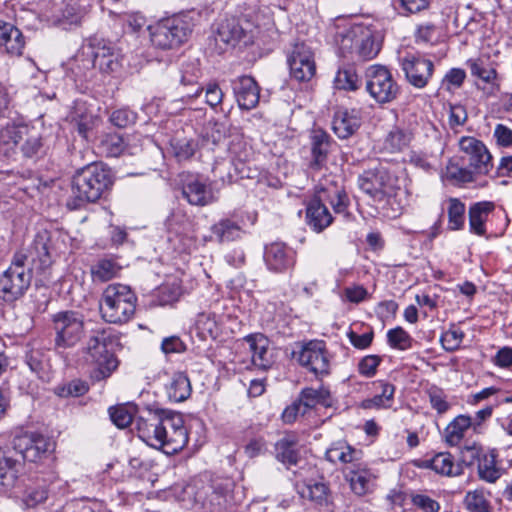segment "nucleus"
Segmentation results:
<instances>
[{"label": "nucleus", "mask_w": 512, "mask_h": 512, "mask_svg": "<svg viewBox=\"0 0 512 512\" xmlns=\"http://www.w3.org/2000/svg\"><path fill=\"white\" fill-rule=\"evenodd\" d=\"M138 437L147 445L173 455L188 442V433L180 415L165 410H148L136 418Z\"/></svg>", "instance_id": "obj_1"}, {"label": "nucleus", "mask_w": 512, "mask_h": 512, "mask_svg": "<svg viewBox=\"0 0 512 512\" xmlns=\"http://www.w3.org/2000/svg\"><path fill=\"white\" fill-rule=\"evenodd\" d=\"M112 185L110 170L101 163H93L78 170L72 179L70 210H77L86 203L95 202Z\"/></svg>", "instance_id": "obj_2"}, {"label": "nucleus", "mask_w": 512, "mask_h": 512, "mask_svg": "<svg viewBox=\"0 0 512 512\" xmlns=\"http://www.w3.org/2000/svg\"><path fill=\"white\" fill-rule=\"evenodd\" d=\"M117 342L118 337L111 329L92 331L85 347V360L94 367L91 372L94 380H104L117 369L118 360L110 351V347Z\"/></svg>", "instance_id": "obj_3"}, {"label": "nucleus", "mask_w": 512, "mask_h": 512, "mask_svg": "<svg viewBox=\"0 0 512 512\" xmlns=\"http://www.w3.org/2000/svg\"><path fill=\"white\" fill-rule=\"evenodd\" d=\"M326 203H329L336 213L344 212L349 199L343 188L336 185L321 187L306 207V223L315 232L320 233L333 222Z\"/></svg>", "instance_id": "obj_4"}, {"label": "nucleus", "mask_w": 512, "mask_h": 512, "mask_svg": "<svg viewBox=\"0 0 512 512\" xmlns=\"http://www.w3.org/2000/svg\"><path fill=\"white\" fill-rule=\"evenodd\" d=\"M136 301L130 287L123 284L108 285L100 300L101 316L109 323H127L135 313Z\"/></svg>", "instance_id": "obj_5"}, {"label": "nucleus", "mask_w": 512, "mask_h": 512, "mask_svg": "<svg viewBox=\"0 0 512 512\" xmlns=\"http://www.w3.org/2000/svg\"><path fill=\"white\" fill-rule=\"evenodd\" d=\"M192 27L191 21L186 18H167L149 26L150 41L158 49H175L187 41Z\"/></svg>", "instance_id": "obj_6"}, {"label": "nucleus", "mask_w": 512, "mask_h": 512, "mask_svg": "<svg viewBox=\"0 0 512 512\" xmlns=\"http://www.w3.org/2000/svg\"><path fill=\"white\" fill-rule=\"evenodd\" d=\"M52 329L56 350L73 348L85 336L84 316L73 310L60 311L52 316Z\"/></svg>", "instance_id": "obj_7"}, {"label": "nucleus", "mask_w": 512, "mask_h": 512, "mask_svg": "<svg viewBox=\"0 0 512 512\" xmlns=\"http://www.w3.org/2000/svg\"><path fill=\"white\" fill-rule=\"evenodd\" d=\"M337 43L343 54L355 53L363 60L377 56L380 44L368 28L361 25L353 26L337 36Z\"/></svg>", "instance_id": "obj_8"}, {"label": "nucleus", "mask_w": 512, "mask_h": 512, "mask_svg": "<svg viewBox=\"0 0 512 512\" xmlns=\"http://www.w3.org/2000/svg\"><path fill=\"white\" fill-rule=\"evenodd\" d=\"M360 189L374 201L382 202L395 194L398 179L385 166L364 171L358 178Z\"/></svg>", "instance_id": "obj_9"}, {"label": "nucleus", "mask_w": 512, "mask_h": 512, "mask_svg": "<svg viewBox=\"0 0 512 512\" xmlns=\"http://www.w3.org/2000/svg\"><path fill=\"white\" fill-rule=\"evenodd\" d=\"M366 90L378 103H390L399 94V86L390 71L381 65H371L366 69Z\"/></svg>", "instance_id": "obj_10"}, {"label": "nucleus", "mask_w": 512, "mask_h": 512, "mask_svg": "<svg viewBox=\"0 0 512 512\" xmlns=\"http://www.w3.org/2000/svg\"><path fill=\"white\" fill-rule=\"evenodd\" d=\"M292 354L300 365L306 367L315 375L329 373V359L324 342L310 341L300 345L299 351H293Z\"/></svg>", "instance_id": "obj_11"}, {"label": "nucleus", "mask_w": 512, "mask_h": 512, "mask_svg": "<svg viewBox=\"0 0 512 512\" xmlns=\"http://www.w3.org/2000/svg\"><path fill=\"white\" fill-rule=\"evenodd\" d=\"M53 443L40 434H25L13 440V452L22 460L29 462L40 461L52 449Z\"/></svg>", "instance_id": "obj_12"}, {"label": "nucleus", "mask_w": 512, "mask_h": 512, "mask_svg": "<svg viewBox=\"0 0 512 512\" xmlns=\"http://www.w3.org/2000/svg\"><path fill=\"white\" fill-rule=\"evenodd\" d=\"M407 81L415 88H424L434 72V63L420 54H407L400 59Z\"/></svg>", "instance_id": "obj_13"}, {"label": "nucleus", "mask_w": 512, "mask_h": 512, "mask_svg": "<svg viewBox=\"0 0 512 512\" xmlns=\"http://www.w3.org/2000/svg\"><path fill=\"white\" fill-rule=\"evenodd\" d=\"M290 75L299 82L312 79L316 72L314 54L305 43H295L287 59Z\"/></svg>", "instance_id": "obj_14"}, {"label": "nucleus", "mask_w": 512, "mask_h": 512, "mask_svg": "<svg viewBox=\"0 0 512 512\" xmlns=\"http://www.w3.org/2000/svg\"><path fill=\"white\" fill-rule=\"evenodd\" d=\"M31 270L7 269L0 275V299L12 303L21 298L31 284Z\"/></svg>", "instance_id": "obj_15"}, {"label": "nucleus", "mask_w": 512, "mask_h": 512, "mask_svg": "<svg viewBox=\"0 0 512 512\" xmlns=\"http://www.w3.org/2000/svg\"><path fill=\"white\" fill-rule=\"evenodd\" d=\"M459 146L474 172L484 175L489 173L493 167L492 155L481 140L464 136L460 139Z\"/></svg>", "instance_id": "obj_16"}, {"label": "nucleus", "mask_w": 512, "mask_h": 512, "mask_svg": "<svg viewBox=\"0 0 512 512\" xmlns=\"http://www.w3.org/2000/svg\"><path fill=\"white\" fill-rule=\"evenodd\" d=\"M89 48L94 68L107 74L120 68V55L111 42L95 37L90 40Z\"/></svg>", "instance_id": "obj_17"}, {"label": "nucleus", "mask_w": 512, "mask_h": 512, "mask_svg": "<svg viewBox=\"0 0 512 512\" xmlns=\"http://www.w3.org/2000/svg\"><path fill=\"white\" fill-rule=\"evenodd\" d=\"M344 474L355 495L364 496L373 491L376 475L367 465L360 462L349 465L345 468Z\"/></svg>", "instance_id": "obj_18"}, {"label": "nucleus", "mask_w": 512, "mask_h": 512, "mask_svg": "<svg viewBox=\"0 0 512 512\" xmlns=\"http://www.w3.org/2000/svg\"><path fill=\"white\" fill-rule=\"evenodd\" d=\"M231 86L238 106L243 110H251L257 106L260 88L251 76H239L231 81Z\"/></svg>", "instance_id": "obj_19"}, {"label": "nucleus", "mask_w": 512, "mask_h": 512, "mask_svg": "<svg viewBox=\"0 0 512 512\" xmlns=\"http://www.w3.org/2000/svg\"><path fill=\"white\" fill-rule=\"evenodd\" d=\"M91 8L90 0H66L57 16V24L65 30L81 26Z\"/></svg>", "instance_id": "obj_20"}, {"label": "nucleus", "mask_w": 512, "mask_h": 512, "mask_svg": "<svg viewBox=\"0 0 512 512\" xmlns=\"http://www.w3.org/2000/svg\"><path fill=\"white\" fill-rule=\"evenodd\" d=\"M251 352L252 365L257 369L266 371L274 363L270 341L261 333L251 334L245 337Z\"/></svg>", "instance_id": "obj_21"}, {"label": "nucleus", "mask_w": 512, "mask_h": 512, "mask_svg": "<svg viewBox=\"0 0 512 512\" xmlns=\"http://www.w3.org/2000/svg\"><path fill=\"white\" fill-rule=\"evenodd\" d=\"M22 469V462L15 457L13 450L0 449V491L12 489Z\"/></svg>", "instance_id": "obj_22"}, {"label": "nucleus", "mask_w": 512, "mask_h": 512, "mask_svg": "<svg viewBox=\"0 0 512 512\" xmlns=\"http://www.w3.org/2000/svg\"><path fill=\"white\" fill-rule=\"evenodd\" d=\"M264 260L268 268L275 272H283L294 264L293 252L280 242L266 246Z\"/></svg>", "instance_id": "obj_23"}, {"label": "nucleus", "mask_w": 512, "mask_h": 512, "mask_svg": "<svg viewBox=\"0 0 512 512\" xmlns=\"http://www.w3.org/2000/svg\"><path fill=\"white\" fill-rule=\"evenodd\" d=\"M333 140L330 135L323 129H313L310 134V144L313 169H320L326 164L328 154L332 146Z\"/></svg>", "instance_id": "obj_24"}, {"label": "nucleus", "mask_w": 512, "mask_h": 512, "mask_svg": "<svg viewBox=\"0 0 512 512\" xmlns=\"http://www.w3.org/2000/svg\"><path fill=\"white\" fill-rule=\"evenodd\" d=\"M247 38L248 34L239 21L235 18H231L225 19L220 23L215 41L216 43L235 47L241 41L246 44L248 42Z\"/></svg>", "instance_id": "obj_25"}, {"label": "nucleus", "mask_w": 512, "mask_h": 512, "mask_svg": "<svg viewBox=\"0 0 512 512\" xmlns=\"http://www.w3.org/2000/svg\"><path fill=\"white\" fill-rule=\"evenodd\" d=\"M25 41L22 32L12 23L0 20V46L12 56H20L24 49Z\"/></svg>", "instance_id": "obj_26"}, {"label": "nucleus", "mask_w": 512, "mask_h": 512, "mask_svg": "<svg viewBox=\"0 0 512 512\" xmlns=\"http://www.w3.org/2000/svg\"><path fill=\"white\" fill-rule=\"evenodd\" d=\"M298 447L297 435L286 433L275 443V457L286 466L296 465L299 460Z\"/></svg>", "instance_id": "obj_27"}, {"label": "nucleus", "mask_w": 512, "mask_h": 512, "mask_svg": "<svg viewBox=\"0 0 512 512\" xmlns=\"http://www.w3.org/2000/svg\"><path fill=\"white\" fill-rule=\"evenodd\" d=\"M210 240L220 244L236 241L242 238V226L231 218H222L210 228Z\"/></svg>", "instance_id": "obj_28"}, {"label": "nucleus", "mask_w": 512, "mask_h": 512, "mask_svg": "<svg viewBox=\"0 0 512 512\" xmlns=\"http://www.w3.org/2000/svg\"><path fill=\"white\" fill-rule=\"evenodd\" d=\"M297 489L302 498L319 506H327L330 502V490L323 481L304 480L302 484L297 483Z\"/></svg>", "instance_id": "obj_29"}, {"label": "nucleus", "mask_w": 512, "mask_h": 512, "mask_svg": "<svg viewBox=\"0 0 512 512\" xmlns=\"http://www.w3.org/2000/svg\"><path fill=\"white\" fill-rule=\"evenodd\" d=\"M98 152L105 157H118L125 151L134 154L125 143L123 137L117 133H104L99 136L97 144Z\"/></svg>", "instance_id": "obj_30"}, {"label": "nucleus", "mask_w": 512, "mask_h": 512, "mask_svg": "<svg viewBox=\"0 0 512 512\" xmlns=\"http://www.w3.org/2000/svg\"><path fill=\"white\" fill-rule=\"evenodd\" d=\"M494 207L493 202L483 201L475 203L469 208V228L472 233L479 236L486 233L485 223Z\"/></svg>", "instance_id": "obj_31"}, {"label": "nucleus", "mask_w": 512, "mask_h": 512, "mask_svg": "<svg viewBox=\"0 0 512 512\" xmlns=\"http://www.w3.org/2000/svg\"><path fill=\"white\" fill-rule=\"evenodd\" d=\"M360 127V119L352 112L339 110L335 113L332 128L334 133L341 139L352 136Z\"/></svg>", "instance_id": "obj_32"}, {"label": "nucleus", "mask_w": 512, "mask_h": 512, "mask_svg": "<svg viewBox=\"0 0 512 512\" xmlns=\"http://www.w3.org/2000/svg\"><path fill=\"white\" fill-rule=\"evenodd\" d=\"M182 195L192 205L205 206L213 201L211 190L197 179L183 186Z\"/></svg>", "instance_id": "obj_33"}, {"label": "nucleus", "mask_w": 512, "mask_h": 512, "mask_svg": "<svg viewBox=\"0 0 512 512\" xmlns=\"http://www.w3.org/2000/svg\"><path fill=\"white\" fill-rule=\"evenodd\" d=\"M192 388L188 376L183 372H176L167 384V394L174 402H183L191 395Z\"/></svg>", "instance_id": "obj_34"}, {"label": "nucleus", "mask_w": 512, "mask_h": 512, "mask_svg": "<svg viewBox=\"0 0 512 512\" xmlns=\"http://www.w3.org/2000/svg\"><path fill=\"white\" fill-rule=\"evenodd\" d=\"M467 66L472 76L490 85L491 92L499 90V84L497 83L498 73L495 68L479 58L468 60Z\"/></svg>", "instance_id": "obj_35"}, {"label": "nucleus", "mask_w": 512, "mask_h": 512, "mask_svg": "<svg viewBox=\"0 0 512 512\" xmlns=\"http://www.w3.org/2000/svg\"><path fill=\"white\" fill-rule=\"evenodd\" d=\"M360 451H357L345 442L334 443L327 451L326 457L330 462H341L344 464L352 465L357 464L359 460Z\"/></svg>", "instance_id": "obj_36"}, {"label": "nucleus", "mask_w": 512, "mask_h": 512, "mask_svg": "<svg viewBox=\"0 0 512 512\" xmlns=\"http://www.w3.org/2000/svg\"><path fill=\"white\" fill-rule=\"evenodd\" d=\"M25 134V125H8L0 131V150L10 156L15 147L22 142V135Z\"/></svg>", "instance_id": "obj_37"}, {"label": "nucleus", "mask_w": 512, "mask_h": 512, "mask_svg": "<svg viewBox=\"0 0 512 512\" xmlns=\"http://www.w3.org/2000/svg\"><path fill=\"white\" fill-rule=\"evenodd\" d=\"M413 139V133L408 128L394 127L386 136L384 148L391 152H400L407 148Z\"/></svg>", "instance_id": "obj_38"}, {"label": "nucleus", "mask_w": 512, "mask_h": 512, "mask_svg": "<svg viewBox=\"0 0 512 512\" xmlns=\"http://www.w3.org/2000/svg\"><path fill=\"white\" fill-rule=\"evenodd\" d=\"M121 266L111 258H103L98 260L91 267V275L93 282H107L118 276Z\"/></svg>", "instance_id": "obj_39"}, {"label": "nucleus", "mask_w": 512, "mask_h": 512, "mask_svg": "<svg viewBox=\"0 0 512 512\" xmlns=\"http://www.w3.org/2000/svg\"><path fill=\"white\" fill-rule=\"evenodd\" d=\"M496 458L494 450L484 452L478 463V475L481 480L494 483L500 478L501 470L497 467Z\"/></svg>", "instance_id": "obj_40"}, {"label": "nucleus", "mask_w": 512, "mask_h": 512, "mask_svg": "<svg viewBox=\"0 0 512 512\" xmlns=\"http://www.w3.org/2000/svg\"><path fill=\"white\" fill-rule=\"evenodd\" d=\"M299 400L304 406L302 411L303 415L308 409L315 407L317 404L328 406L330 401V392L322 386L317 389L304 388L300 393Z\"/></svg>", "instance_id": "obj_41"}, {"label": "nucleus", "mask_w": 512, "mask_h": 512, "mask_svg": "<svg viewBox=\"0 0 512 512\" xmlns=\"http://www.w3.org/2000/svg\"><path fill=\"white\" fill-rule=\"evenodd\" d=\"M25 132L22 135V142L19 147L25 157H33L39 153L43 146L42 136L36 128L28 125H25Z\"/></svg>", "instance_id": "obj_42"}, {"label": "nucleus", "mask_w": 512, "mask_h": 512, "mask_svg": "<svg viewBox=\"0 0 512 512\" xmlns=\"http://www.w3.org/2000/svg\"><path fill=\"white\" fill-rule=\"evenodd\" d=\"M432 470L445 476H457L462 473L461 467L454 463L453 456L448 452H441L432 458Z\"/></svg>", "instance_id": "obj_43"}, {"label": "nucleus", "mask_w": 512, "mask_h": 512, "mask_svg": "<svg viewBox=\"0 0 512 512\" xmlns=\"http://www.w3.org/2000/svg\"><path fill=\"white\" fill-rule=\"evenodd\" d=\"M137 412L134 404H122L109 409L111 421L120 429L128 427Z\"/></svg>", "instance_id": "obj_44"}, {"label": "nucleus", "mask_w": 512, "mask_h": 512, "mask_svg": "<svg viewBox=\"0 0 512 512\" xmlns=\"http://www.w3.org/2000/svg\"><path fill=\"white\" fill-rule=\"evenodd\" d=\"M24 361L31 372L38 377H42V373L47 367V355L42 348L29 347L25 351Z\"/></svg>", "instance_id": "obj_45"}, {"label": "nucleus", "mask_w": 512, "mask_h": 512, "mask_svg": "<svg viewBox=\"0 0 512 512\" xmlns=\"http://www.w3.org/2000/svg\"><path fill=\"white\" fill-rule=\"evenodd\" d=\"M444 177L453 184H464L474 181V172L458 162L450 160L446 166Z\"/></svg>", "instance_id": "obj_46"}, {"label": "nucleus", "mask_w": 512, "mask_h": 512, "mask_svg": "<svg viewBox=\"0 0 512 512\" xmlns=\"http://www.w3.org/2000/svg\"><path fill=\"white\" fill-rule=\"evenodd\" d=\"M473 420L469 416L460 415L446 428V441L456 445L462 439L464 432L472 425Z\"/></svg>", "instance_id": "obj_47"}, {"label": "nucleus", "mask_w": 512, "mask_h": 512, "mask_svg": "<svg viewBox=\"0 0 512 512\" xmlns=\"http://www.w3.org/2000/svg\"><path fill=\"white\" fill-rule=\"evenodd\" d=\"M464 504L470 512H491L489 501L482 489L468 491L464 498Z\"/></svg>", "instance_id": "obj_48"}, {"label": "nucleus", "mask_w": 512, "mask_h": 512, "mask_svg": "<svg viewBox=\"0 0 512 512\" xmlns=\"http://www.w3.org/2000/svg\"><path fill=\"white\" fill-rule=\"evenodd\" d=\"M448 223L451 230H459L465 221V205L457 198L448 200Z\"/></svg>", "instance_id": "obj_49"}, {"label": "nucleus", "mask_w": 512, "mask_h": 512, "mask_svg": "<svg viewBox=\"0 0 512 512\" xmlns=\"http://www.w3.org/2000/svg\"><path fill=\"white\" fill-rule=\"evenodd\" d=\"M358 76L352 67L338 69L334 78V87L339 90L354 91L358 88Z\"/></svg>", "instance_id": "obj_50"}, {"label": "nucleus", "mask_w": 512, "mask_h": 512, "mask_svg": "<svg viewBox=\"0 0 512 512\" xmlns=\"http://www.w3.org/2000/svg\"><path fill=\"white\" fill-rule=\"evenodd\" d=\"M227 496L223 489L215 488L203 502L206 512H222L226 509Z\"/></svg>", "instance_id": "obj_51"}, {"label": "nucleus", "mask_w": 512, "mask_h": 512, "mask_svg": "<svg viewBox=\"0 0 512 512\" xmlns=\"http://www.w3.org/2000/svg\"><path fill=\"white\" fill-rule=\"evenodd\" d=\"M387 338L390 346L399 350L409 349L413 342L411 336L402 327L390 329Z\"/></svg>", "instance_id": "obj_52"}, {"label": "nucleus", "mask_w": 512, "mask_h": 512, "mask_svg": "<svg viewBox=\"0 0 512 512\" xmlns=\"http://www.w3.org/2000/svg\"><path fill=\"white\" fill-rule=\"evenodd\" d=\"M197 142L193 139H175L172 142V149L175 157L179 160H188L197 149Z\"/></svg>", "instance_id": "obj_53"}, {"label": "nucleus", "mask_w": 512, "mask_h": 512, "mask_svg": "<svg viewBox=\"0 0 512 512\" xmlns=\"http://www.w3.org/2000/svg\"><path fill=\"white\" fill-rule=\"evenodd\" d=\"M196 325L202 334L208 335L212 338H216L220 331L215 314H200L198 316Z\"/></svg>", "instance_id": "obj_54"}, {"label": "nucleus", "mask_w": 512, "mask_h": 512, "mask_svg": "<svg viewBox=\"0 0 512 512\" xmlns=\"http://www.w3.org/2000/svg\"><path fill=\"white\" fill-rule=\"evenodd\" d=\"M464 335L465 334L462 330L452 327L442 333L440 341L446 351H455L460 347Z\"/></svg>", "instance_id": "obj_55"}, {"label": "nucleus", "mask_w": 512, "mask_h": 512, "mask_svg": "<svg viewBox=\"0 0 512 512\" xmlns=\"http://www.w3.org/2000/svg\"><path fill=\"white\" fill-rule=\"evenodd\" d=\"M48 493L44 487H29L23 494V504L26 508H34L47 499Z\"/></svg>", "instance_id": "obj_56"}, {"label": "nucleus", "mask_w": 512, "mask_h": 512, "mask_svg": "<svg viewBox=\"0 0 512 512\" xmlns=\"http://www.w3.org/2000/svg\"><path fill=\"white\" fill-rule=\"evenodd\" d=\"M466 78V73L461 68H452L444 76L441 87L446 91H452L454 88H460Z\"/></svg>", "instance_id": "obj_57"}, {"label": "nucleus", "mask_w": 512, "mask_h": 512, "mask_svg": "<svg viewBox=\"0 0 512 512\" xmlns=\"http://www.w3.org/2000/svg\"><path fill=\"white\" fill-rule=\"evenodd\" d=\"M428 396L431 406L439 414H443L448 411L450 405L448 404L447 396L442 389L433 386L428 390Z\"/></svg>", "instance_id": "obj_58"}, {"label": "nucleus", "mask_w": 512, "mask_h": 512, "mask_svg": "<svg viewBox=\"0 0 512 512\" xmlns=\"http://www.w3.org/2000/svg\"><path fill=\"white\" fill-rule=\"evenodd\" d=\"M137 114L128 108L115 110L110 115V121L114 126L125 128L135 123Z\"/></svg>", "instance_id": "obj_59"}, {"label": "nucleus", "mask_w": 512, "mask_h": 512, "mask_svg": "<svg viewBox=\"0 0 512 512\" xmlns=\"http://www.w3.org/2000/svg\"><path fill=\"white\" fill-rule=\"evenodd\" d=\"M381 358L377 355H368L361 359L358 364V371L365 377H372L376 374Z\"/></svg>", "instance_id": "obj_60"}, {"label": "nucleus", "mask_w": 512, "mask_h": 512, "mask_svg": "<svg viewBox=\"0 0 512 512\" xmlns=\"http://www.w3.org/2000/svg\"><path fill=\"white\" fill-rule=\"evenodd\" d=\"M88 390V387L84 382L81 381H72L64 386L57 387V394L60 397H78L85 394Z\"/></svg>", "instance_id": "obj_61"}, {"label": "nucleus", "mask_w": 512, "mask_h": 512, "mask_svg": "<svg viewBox=\"0 0 512 512\" xmlns=\"http://www.w3.org/2000/svg\"><path fill=\"white\" fill-rule=\"evenodd\" d=\"M412 503L423 512H438L440 510V504L436 500L424 494L413 495Z\"/></svg>", "instance_id": "obj_62"}, {"label": "nucleus", "mask_w": 512, "mask_h": 512, "mask_svg": "<svg viewBox=\"0 0 512 512\" xmlns=\"http://www.w3.org/2000/svg\"><path fill=\"white\" fill-rule=\"evenodd\" d=\"M493 136L500 147H512V130L504 124H497Z\"/></svg>", "instance_id": "obj_63"}, {"label": "nucleus", "mask_w": 512, "mask_h": 512, "mask_svg": "<svg viewBox=\"0 0 512 512\" xmlns=\"http://www.w3.org/2000/svg\"><path fill=\"white\" fill-rule=\"evenodd\" d=\"M181 72H182V75H181L180 82L184 86L197 84V80L200 76V69L197 67L196 63L191 62V63H187L186 65H183Z\"/></svg>", "instance_id": "obj_64"}]
</instances>
